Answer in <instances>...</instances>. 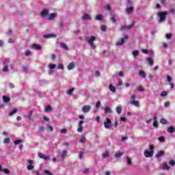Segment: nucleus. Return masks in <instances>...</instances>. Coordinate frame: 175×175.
I'll list each match as a JSON object with an SVG mask.
<instances>
[{
    "label": "nucleus",
    "instance_id": "20",
    "mask_svg": "<svg viewBox=\"0 0 175 175\" xmlns=\"http://www.w3.org/2000/svg\"><path fill=\"white\" fill-rule=\"evenodd\" d=\"M57 35L54 34H46L44 35V38H46V39H50V38H56Z\"/></svg>",
    "mask_w": 175,
    "mask_h": 175
},
{
    "label": "nucleus",
    "instance_id": "22",
    "mask_svg": "<svg viewBox=\"0 0 175 175\" xmlns=\"http://www.w3.org/2000/svg\"><path fill=\"white\" fill-rule=\"evenodd\" d=\"M167 131L168 132V133H174V127L173 126L168 127Z\"/></svg>",
    "mask_w": 175,
    "mask_h": 175
},
{
    "label": "nucleus",
    "instance_id": "50",
    "mask_svg": "<svg viewBox=\"0 0 175 175\" xmlns=\"http://www.w3.org/2000/svg\"><path fill=\"white\" fill-rule=\"evenodd\" d=\"M110 20L112 23H117V20L116 19V18L114 16H111L110 18Z\"/></svg>",
    "mask_w": 175,
    "mask_h": 175
},
{
    "label": "nucleus",
    "instance_id": "23",
    "mask_svg": "<svg viewBox=\"0 0 175 175\" xmlns=\"http://www.w3.org/2000/svg\"><path fill=\"white\" fill-rule=\"evenodd\" d=\"M161 169L162 170H169V169H170V167H169L166 163H163Z\"/></svg>",
    "mask_w": 175,
    "mask_h": 175
},
{
    "label": "nucleus",
    "instance_id": "56",
    "mask_svg": "<svg viewBox=\"0 0 175 175\" xmlns=\"http://www.w3.org/2000/svg\"><path fill=\"white\" fill-rule=\"evenodd\" d=\"M105 9H106V10H111V7L110 5H107L105 7Z\"/></svg>",
    "mask_w": 175,
    "mask_h": 175
},
{
    "label": "nucleus",
    "instance_id": "13",
    "mask_svg": "<svg viewBox=\"0 0 175 175\" xmlns=\"http://www.w3.org/2000/svg\"><path fill=\"white\" fill-rule=\"evenodd\" d=\"M56 17H57V13H51V14L49 15V18H48V20H49V21H51L54 20V18H55Z\"/></svg>",
    "mask_w": 175,
    "mask_h": 175
},
{
    "label": "nucleus",
    "instance_id": "39",
    "mask_svg": "<svg viewBox=\"0 0 175 175\" xmlns=\"http://www.w3.org/2000/svg\"><path fill=\"white\" fill-rule=\"evenodd\" d=\"M2 172H3L5 174H10V171L8 168L3 169Z\"/></svg>",
    "mask_w": 175,
    "mask_h": 175
},
{
    "label": "nucleus",
    "instance_id": "53",
    "mask_svg": "<svg viewBox=\"0 0 175 175\" xmlns=\"http://www.w3.org/2000/svg\"><path fill=\"white\" fill-rule=\"evenodd\" d=\"M170 165L171 166H175V161H174V160L170 161Z\"/></svg>",
    "mask_w": 175,
    "mask_h": 175
},
{
    "label": "nucleus",
    "instance_id": "40",
    "mask_svg": "<svg viewBox=\"0 0 175 175\" xmlns=\"http://www.w3.org/2000/svg\"><path fill=\"white\" fill-rule=\"evenodd\" d=\"M73 91H75V88H71V89H70V90L67 92L68 95H72V94H73Z\"/></svg>",
    "mask_w": 175,
    "mask_h": 175
},
{
    "label": "nucleus",
    "instance_id": "6",
    "mask_svg": "<svg viewBox=\"0 0 175 175\" xmlns=\"http://www.w3.org/2000/svg\"><path fill=\"white\" fill-rule=\"evenodd\" d=\"M129 38V37L128 36H124V38H121L120 41L117 42L116 44L117 46H122V44L125 43V40H127Z\"/></svg>",
    "mask_w": 175,
    "mask_h": 175
},
{
    "label": "nucleus",
    "instance_id": "47",
    "mask_svg": "<svg viewBox=\"0 0 175 175\" xmlns=\"http://www.w3.org/2000/svg\"><path fill=\"white\" fill-rule=\"evenodd\" d=\"M158 139L159 140V142H161V143H163V142H165V137H159L158 138Z\"/></svg>",
    "mask_w": 175,
    "mask_h": 175
},
{
    "label": "nucleus",
    "instance_id": "37",
    "mask_svg": "<svg viewBox=\"0 0 175 175\" xmlns=\"http://www.w3.org/2000/svg\"><path fill=\"white\" fill-rule=\"evenodd\" d=\"M126 159L127 161V165L131 166V165H132V160L129 157H126Z\"/></svg>",
    "mask_w": 175,
    "mask_h": 175
},
{
    "label": "nucleus",
    "instance_id": "34",
    "mask_svg": "<svg viewBox=\"0 0 175 175\" xmlns=\"http://www.w3.org/2000/svg\"><path fill=\"white\" fill-rule=\"evenodd\" d=\"M103 19V16H102V15H100V14L96 15V20H98V21H100Z\"/></svg>",
    "mask_w": 175,
    "mask_h": 175
},
{
    "label": "nucleus",
    "instance_id": "15",
    "mask_svg": "<svg viewBox=\"0 0 175 175\" xmlns=\"http://www.w3.org/2000/svg\"><path fill=\"white\" fill-rule=\"evenodd\" d=\"M49 15V10L44 9L41 12L42 17H46V16Z\"/></svg>",
    "mask_w": 175,
    "mask_h": 175
},
{
    "label": "nucleus",
    "instance_id": "27",
    "mask_svg": "<svg viewBox=\"0 0 175 175\" xmlns=\"http://www.w3.org/2000/svg\"><path fill=\"white\" fill-rule=\"evenodd\" d=\"M122 155H124V152H118L115 154V157L116 158H121V157H122Z\"/></svg>",
    "mask_w": 175,
    "mask_h": 175
},
{
    "label": "nucleus",
    "instance_id": "4",
    "mask_svg": "<svg viewBox=\"0 0 175 175\" xmlns=\"http://www.w3.org/2000/svg\"><path fill=\"white\" fill-rule=\"evenodd\" d=\"M135 27V22H133L132 24L129 25V26L126 25H122L121 28L120 29V31H126L128 29H132Z\"/></svg>",
    "mask_w": 175,
    "mask_h": 175
},
{
    "label": "nucleus",
    "instance_id": "57",
    "mask_svg": "<svg viewBox=\"0 0 175 175\" xmlns=\"http://www.w3.org/2000/svg\"><path fill=\"white\" fill-rule=\"evenodd\" d=\"M174 9H171V10H170L169 11H168V13L170 14H174Z\"/></svg>",
    "mask_w": 175,
    "mask_h": 175
},
{
    "label": "nucleus",
    "instance_id": "43",
    "mask_svg": "<svg viewBox=\"0 0 175 175\" xmlns=\"http://www.w3.org/2000/svg\"><path fill=\"white\" fill-rule=\"evenodd\" d=\"M23 141L21 139H18L14 142V144H15V146H17V144H20V143H22Z\"/></svg>",
    "mask_w": 175,
    "mask_h": 175
},
{
    "label": "nucleus",
    "instance_id": "41",
    "mask_svg": "<svg viewBox=\"0 0 175 175\" xmlns=\"http://www.w3.org/2000/svg\"><path fill=\"white\" fill-rule=\"evenodd\" d=\"M33 169H35V166L33 165H29L27 166V170H33Z\"/></svg>",
    "mask_w": 175,
    "mask_h": 175
},
{
    "label": "nucleus",
    "instance_id": "42",
    "mask_svg": "<svg viewBox=\"0 0 175 175\" xmlns=\"http://www.w3.org/2000/svg\"><path fill=\"white\" fill-rule=\"evenodd\" d=\"M33 114V112L32 111H30L29 113V116H28L29 120H32Z\"/></svg>",
    "mask_w": 175,
    "mask_h": 175
},
{
    "label": "nucleus",
    "instance_id": "24",
    "mask_svg": "<svg viewBox=\"0 0 175 175\" xmlns=\"http://www.w3.org/2000/svg\"><path fill=\"white\" fill-rule=\"evenodd\" d=\"M116 111H117L118 114H121V113L122 111V108L121 105H118L116 107Z\"/></svg>",
    "mask_w": 175,
    "mask_h": 175
},
{
    "label": "nucleus",
    "instance_id": "1",
    "mask_svg": "<svg viewBox=\"0 0 175 175\" xmlns=\"http://www.w3.org/2000/svg\"><path fill=\"white\" fill-rule=\"evenodd\" d=\"M95 40H96V38L94 36L86 38V42L92 47V50H95V49H96V45L94 44V42H95Z\"/></svg>",
    "mask_w": 175,
    "mask_h": 175
},
{
    "label": "nucleus",
    "instance_id": "14",
    "mask_svg": "<svg viewBox=\"0 0 175 175\" xmlns=\"http://www.w3.org/2000/svg\"><path fill=\"white\" fill-rule=\"evenodd\" d=\"M76 65L75 64V62H70L68 66V70H72V69H75Z\"/></svg>",
    "mask_w": 175,
    "mask_h": 175
},
{
    "label": "nucleus",
    "instance_id": "11",
    "mask_svg": "<svg viewBox=\"0 0 175 175\" xmlns=\"http://www.w3.org/2000/svg\"><path fill=\"white\" fill-rule=\"evenodd\" d=\"M165 155V150H159L157 154H155L156 158H161Z\"/></svg>",
    "mask_w": 175,
    "mask_h": 175
},
{
    "label": "nucleus",
    "instance_id": "35",
    "mask_svg": "<svg viewBox=\"0 0 175 175\" xmlns=\"http://www.w3.org/2000/svg\"><path fill=\"white\" fill-rule=\"evenodd\" d=\"M68 155V152H66V150H63L62 154V158H66Z\"/></svg>",
    "mask_w": 175,
    "mask_h": 175
},
{
    "label": "nucleus",
    "instance_id": "5",
    "mask_svg": "<svg viewBox=\"0 0 175 175\" xmlns=\"http://www.w3.org/2000/svg\"><path fill=\"white\" fill-rule=\"evenodd\" d=\"M104 126L106 129L111 128V120L110 118H107V120L104 122Z\"/></svg>",
    "mask_w": 175,
    "mask_h": 175
},
{
    "label": "nucleus",
    "instance_id": "7",
    "mask_svg": "<svg viewBox=\"0 0 175 175\" xmlns=\"http://www.w3.org/2000/svg\"><path fill=\"white\" fill-rule=\"evenodd\" d=\"M83 124H84V120L79 121V122L78 124L77 132L79 133H81V132H83Z\"/></svg>",
    "mask_w": 175,
    "mask_h": 175
},
{
    "label": "nucleus",
    "instance_id": "62",
    "mask_svg": "<svg viewBox=\"0 0 175 175\" xmlns=\"http://www.w3.org/2000/svg\"><path fill=\"white\" fill-rule=\"evenodd\" d=\"M25 55H26L27 57L31 55V51H27L25 52Z\"/></svg>",
    "mask_w": 175,
    "mask_h": 175
},
{
    "label": "nucleus",
    "instance_id": "21",
    "mask_svg": "<svg viewBox=\"0 0 175 175\" xmlns=\"http://www.w3.org/2000/svg\"><path fill=\"white\" fill-rule=\"evenodd\" d=\"M126 12L128 14H131V13L133 12V7L126 8Z\"/></svg>",
    "mask_w": 175,
    "mask_h": 175
},
{
    "label": "nucleus",
    "instance_id": "33",
    "mask_svg": "<svg viewBox=\"0 0 175 175\" xmlns=\"http://www.w3.org/2000/svg\"><path fill=\"white\" fill-rule=\"evenodd\" d=\"M133 55L135 58H136V57H137V55H139V51H137V50L133 51Z\"/></svg>",
    "mask_w": 175,
    "mask_h": 175
},
{
    "label": "nucleus",
    "instance_id": "54",
    "mask_svg": "<svg viewBox=\"0 0 175 175\" xmlns=\"http://www.w3.org/2000/svg\"><path fill=\"white\" fill-rule=\"evenodd\" d=\"M172 77L167 75V81H168V83H170L172 81Z\"/></svg>",
    "mask_w": 175,
    "mask_h": 175
},
{
    "label": "nucleus",
    "instance_id": "3",
    "mask_svg": "<svg viewBox=\"0 0 175 175\" xmlns=\"http://www.w3.org/2000/svg\"><path fill=\"white\" fill-rule=\"evenodd\" d=\"M167 14V11L157 13V16H159V22L160 23H163V21L166 19Z\"/></svg>",
    "mask_w": 175,
    "mask_h": 175
},
{
    "label": "nucleus",
    "instance_id": "9",
    "mask_svg": "<svg viewBox=\"0 0 175 175\" xmlns=\"http://www.w3.org/2000/svg\"><path fill=\"white\" fill-rule=\"evenodd\" d=\"M92 107L90 105H84L82 107L83 113H88L91 110Z\"/></svg>",
    "mask_w": 175,
    "mask_h": 175
},
{
    "label": "nucleus",
    "instance_id": "55",
    "mask_svg": "<svg viewBox=\"0 0 175 175\" xmlns=\"http://www.w3.org/2000/svg\"><path fill=\"white\" fill-rule=\"evenodd\" d=\"M108 157H109V152H105L103 154V158H108Z\"/></svg>",
    "mask_w": 175,
    "mask_h": 175
},
{
    "label": "nucleus",
    "instance_id": "60",
    "mask_svg": "<svg viewBox=\"0 0 175 175\" xmlns=\"http://www.w3.org/2000/svg\"><path fill=\"white\" fill-rule=\"evenodd\" d=\"M40 132H44V126H41L39 128Z\"/></svg>",
    "mask_w": 175,
    "mask_h": 175
},
{
    "label": "nucleus",
    "instance_id": "51",
    "mask_svg": "<svg viewBox=\"0 0 175 175\" xmlns=\"http://www.w3.org/2000/svg\"><path fill=\"white\" fill-rule=\"evenodd\" d=\"M100 105H101V103L100 101H98L96 104V109H99V107H100Z\"/></svg>",
    "mask_w": 175,
    "mask_h": 175
},
{
    "label": "nucleus",
    "instance_id": "46",
    "mask_svg": "<svg viewBox=\"0 0 175 175\" xmlns=\"http://www.w3.org/2000/svg\"><path fill=\"white\" fill-rule=\"evenodd\" d=\"M55 64H51L49 65V69H55Z\"/></svg>",
    "mask_w": 175,
    "mask_h": 175
},
{
    "label": "nucleus",
    "instance_id": "64",
    "mask_svg": "<svg viewBox=\"0 0 175 175\" xmlns=\"http://www.w3.org/2000/svg\"><path fill=\"white\" fill-rule=\"evenodd\" d=\"M95 75H96V76H97V77H99V76H100V72H99V71H96V72H95Z\"/></svg>",
    "mask_w": 175,
    "mask_h": 175
},
{
    "label": "nucleus",
    "instance_id": "18",
    "mask_svg": "<svg viewBox=\"0 0 175 175\" xmlns=\"http://www.w3.org/2000/svg\"><path fill=\"white\" fill-rule=\"evenodd\" d=\"M31 46L33 47V49H35V50H42V47L38 44H34L31 45Z\"/></svg>",
    "mask_w": 175,
    "mask_h": 175
},
{
    "label": "nucleus",
    "instance_id": "36",
    "mask_svg": "<svg viewBox=\"0 0 175 175\" xmlns=\"http://www.w3.org/2000/svg\"><path fill=\"white\" fill-rule=\"evenodd\" d=\"M4 144H9L10 143V138H5L3 139Z\"/></svg>",
    "mask_w": 175,
    "mask_h": 175
},
{
    "label": "nucleus",
    "instance_id": "31",
    "mask_svg": "<svg viewBox=\"0 0 175 175\" xmlns=\"http://www.w3.org/2000/svg\"><path fill=\"white\" fill-rule=\"evenodd\" d=\"M161 124H163V125H166V124H168L169 122L165 119H161L160 120Z\"/></svg>",
    "mask_w": 175,
    "mask_h": 175
},
{
    "label": "nucleus",
    "instance_id": "26",
    "mask_svg": "<svg viewBox=\"0 0 175 175\" xmlns=\"http://www.w3.org/2000/svg\"><path fill=\"white\" fill-rule=\"evenodd\" d=\"M17 111H18L17 108H14L13 109V111L10 113V116L12 117V116H14V114H16V113H17Z\"/></svg>",
    "mask_w": 175,
    "mask_h": 175
},
{
    "label": "nucleus",
    "instance_id": "16",
    "mask_svg": "<svg viewBox=\"0 0 175 175\" xmlns=\"http://www.w3.org/2000/svg\"><path fill=\"white\" fill-rule=\"evenodd\" d=\"M3 101L4 103H8V102H10V97L3 96Z\"/></svg>",
    "mask_w": 175,
    "mask_h": 175
},
{
    "label": "nucleus",
    "instance_id": "59",
    "mask_svg": "<svg viewBox=\"0 0 175 175\" xmlns=\"http://www.w3.org/2000/svg\"><path fill=\"white\" fill-rule=\"evenodd\" d=\"M153 126L154 128H158V122H153Z\"/></svg>",
    "mask_w": 175,
    "mask_h": 175
},
{
    "label": "nucleus",
    "instance_id": "30",
    "mask_svg": "<svg viewBox=\"0 0 175 175\" xmlns=\"http://www.w3.org/2000/svg\"><path fill=\"white\" fill-rule=\"evenodd\" d=\"M85 136L82 135L81 138L79 139L80 143L84 144L85 143Z\"/></svg>",
    "mask_w": 175,
    "mask_h": 175
},
{
    "label": "nucleus",
    "instance_id": "48",
    "mask_svg": "<svg viewBox=\"0 0 175 175\" xmlns=\"http://www.w3.org/2000/svg\"><path fill=\"white\" fill-rule=\"evenodd\" d=\"M106 29H107V27H106V25L101 26V31H103V32H105V31H106Z\"/></svg>",
    "mask_w": 175,
    "mask_h": 175
},
{
    "label": "nucleus",
    "instance_id": "52",
    "mask_svg": "<svg viewBox=\"0 0 175 175\" xmlns=\"http://www.w3.org/2000/svg\"><path fill=\"white\" fill-rule=\"evenodd\" d=\"M88 172H90V168H85V169L83 171V174H87V173H88Z\"/></svg>",
    "mask_w": 175,
    "mask_h": 175
},
{
    "label": "nucleus",
    "instance_id": "44",
    "mask_svg": "<svg viewBox=\"0 0 175 175\" xmlns=\"http://www.w3.org/2000/svg\"><path fill=\"white\" fill-rule=\"evenodd\" d=\"M161 96H162V97L167 96V92H165V91L161 92Z\"/></svg>",
    "mask_w": 175,
    "mask_h": 175
},
{
    "label": "nucleus",
    "instance_id": "2",
    "mask_svg": "<svg viewBox=\"0 0 175 175\" xmlns=\"http://www.w3.org/2000/svg\"><path fill=\"white\" fill-rule=\"evenodd\" d=\"M154 148H155V147L153 145H150L149 146V150H150V151L146 150L144 152V157H146V158H152V157H154V150H153Z\"/></svg>",
    "mask_w": 175,
    "mask_h": 175
},
{
    "label": "nucleus",
    "instance_id": "49",
    "mask_svg": "<svg viewBox=\"0 0 175 175\" xmlns=\"http://www.w3.org/2000/svg\"><path fill=\"white\" fill-rule=\"evenodd\" d=\"M165 36H166V38H167V39H172V36H173V34H172V33H167V34L165 35Z\"/></svg>",
    "mask_w": 175,
    "mask_h": 175
},
{
    "label": "nucleus",
    "instance_id": "45",
    "mask_svg": "<svg viewBox=\"0 0 175 175\" xmlns=\"http://www.w3.org/2000/svg\"><path fill=\"white\" fill-rule=\"evenodd\" d=\"M3 72H9V66H5L3 68Z\"/></svg>",
    "mask_w": 175,
    "mask_h": 175
},
{
    "label": "nucleus",
    "instance_id": "8",
    "mask_svg": "<svg viewBox=\"0 0 175 175\" xmlns=\"http://www.w3.org/2000/svg\"><path fill=\"white\" fill-rule=\"evenodd\" d=\"M38 157L44 161H49L50 159V156L43 154L42 152H38Z\"/></svg>",
    "mask_w": 175,
    "mask_h": 175
},
{
    "label": "nucleus",
    "instance_id": "58",
    "mask_svg": "<svg viewBox=\"0 0 175 175\" xmlns=\"http://www.w3.org/2000/svg\"><path fill=\"white\" fill-rule=\"evenodd\" d=\"M44 173H45V174L53 175V173L49 171V170H45V171H44Z\"/></svg>",
    "mask_w": 175,
    "mask_h": 175
},
{
    "label": "nucleus",
    "instance_id": "38",
    "mask_svg": "<svg viewBox=\"0 0 175 175\" xmlns=\"http://www.w3.org/2000/svg\"><path fill=\"white\" fill-rule=\"evenodd\" d=\"M109 90L112 92H116V87L113 86V85H109Z\"/></svg>",
    "mask_w": 175,
    "mask_h": 175
},
{
    "label": "nucleus",
    "instance_id": "12",
    "mask_svg": "<svg viewBox=\"0 0 175 175\" xmlns=\"http://www.w3.org/2000/svg\"><path fill=\"white\" fill-rule=\"evenodd\" d=\"M82 20L85 21V20H92L91 18V15L88 14H84L83 16H82Z\"/></svg>",
    "mask_w": 175,
    "mask_h": 175
},
{
    "label": "nucleus",
    "instance_id": "63",
    "mask_svg": "<svg viewBox=\"0 0 175 175\" xmlns=\"http://www.w3.org/2000/svg\"><path fill=\"white\" fill-rule=\"evenodd\" d=\"M169 106H170V103H169L168 101L165 103V107H169Z\"/></svg>",
    "mask_w": 175,
    "mask_h": 175
},
{
    "label": "nucleus",
    "instance_id": "28",
    "mask_svg": "<svg viewBox=\"0 0 175 175\" xmlns=\"http://www.w3.org/2000/svg\"><path fill=\"white\" fill-rule=\"evenodd\" d=\"M139 75L141 77H143V79H144V77H146V72H144V71H143V70H139Z\"/></svg>",
    "mask_w": 175,
    "mask_h": 175
},
{
    "label": "nucleus",
    "instance_id": "25",
    "mask_svg": "<svg viewBox=\"0 0 175 175\" xmlns=\"http://www.w3.org/2000/svg\"><path fill=\"white\" fill-rule=\"evenodd\" d=\"M105 114H107L108 113H113V111H111V109H110V107H105Z\"/></svg>",
    "mask_w": 175,
    "mask_h": 175
},
{
    "label": "nucleus",
    "instance_id": "10",
    "mask_svg": "<svg viewBox=\"0 0 175 175\" xmlns=\"http://www.w3.org/2000/svg\"><path fill=\"white\" fill-rule=\"evenodd\" d=\"M130 105H133V106H136V107H139L140 103L137 100H131L130 101Z\"/></svg>",
    "mask_w": 175,
    "mask_h": 175
},
{
    "label": "nucleus",
    "instance_id": "61",
    "mask_svg": "<svg viewBox=\"0 0 175 175\" xmlns=\"http://www.w3.org/2000/svg\"><path fill=\"white\" fill-rule=\"evenodd\" d=\"M43 119L46 122H49V121H50V119L49 118H47L46 116H44Z\"/></svg>",
    "mask_w": 175,
    "mask_h": 175
},
{
    "label": "nucleus",
    "instance_id": "17",
    "mask_svg": "<svg viewBox=\"0 0 175 175\" xmlns=\"http://www.w3.org/2000/svg\"><path fill=\"white\" fill-rule=\"evenodd\" d=\"M60 46L62 49H64V50H69V47H68V45L64 42H60Z\"/></svg>",
    "mask_w": 175,
    "mask_h": 175
},
{
    "label": "nucleus",
    "instance_id": "19",
    "mask_svg": "<svg viewBox=\"0 0 175 175\" xmlns=\"http://www.w3.org/2000/svg\"><path fill=\"white\" fill-rule=\"evenodd\" d=\"M147 61L150 66H152V65H154V60L152 59V57H148Z\"/></svg>",
    "mask_w": 175,
    "mask_h": 175
},
{
    "label": "nucleus",
    "instance_id": "29",
    "mask_svg": "<svg viewBox=\"0 0 175 175\" xmlns=\"http://www.w3.org/2000/svg\"><path fill=\"white\" fill-rule=\"evenodd\" d=\"M45 111H51L53 110V107H51V105H48L45 107Z\"/></svg>",
    "mask_w": 175,
    "mask_h": 175
},
{
    "label": "nucleus",
    "instance_id": "32",
    "mask_svg": "<svg viewBox=\"0 0 175 175\" xmlns=\"http://www.w3.org/2000/svg\"><path fill=\"white\" fill-rule=\"evenodd\" d=\"M60 133H62V135H66V133H68V129H61Z\"/></svg>",
    "mask_w": 175,
    "mask_h": 175
}]
</instances>
